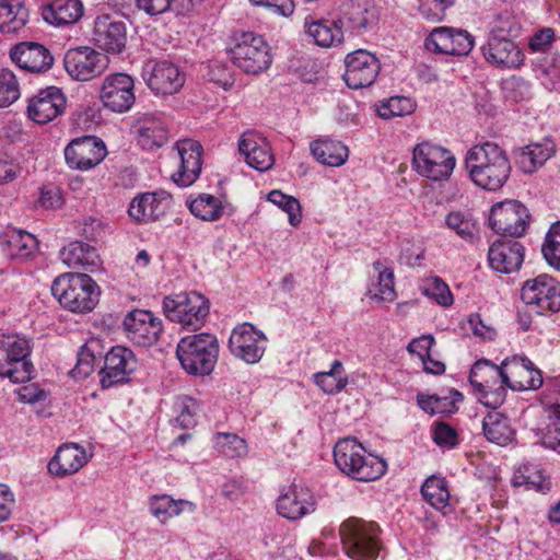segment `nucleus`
Here are the masks:
<instances>
[{"mask_svg": "<svg viewBox=\"0 0 560 560\" xmlns=\"http://www.w3.org/2000/svg\"><path fill=\"white\" fill-rule=\"evenodd\" d=\"M466 167L471 180L490 191L501 189L512 170L506 152L493 142L472 147L466 155Z\"/></svg>", "mask_w": 560, "mask_h": 560, "instance_id": "nucleus-1", "label": "nucleus"}, {"mask_svg": "<svg viewBox=\"0 0 560 560\" xmlns=\"http://www.w3.org/2000/svg\"><path fill=\"white\" fill-rule=\"evenodd\" d=\"M334 460L342 474L364 482L378 479L387 469L385 460L366 454L363 445L354 438H345L336 443Z\"/></svg>", "mask_w": 560, "mask_h": 560, "instance_id": "nucleus-2", "label": "nucleus"}, {"mask_svg": "<svg viewBox=\"0 0 560 560\" xmlns=\"http://www.w3.org/2000/svg\"><path fill=\"white\" fill-rule=\"evenodd\" d=\"M51 293L60 305L72 313H90L98 303L100 288L88 275L66 272L51 284Z\"/></svg>", "mask_w": 560, "mask_h": 560, "instance_id": "nucleus-3", "label": "nucleus"}, {"mask_svg": "<svg viewBox=\"0 0 560 560\" xmlns=\"http://www.w3.org/2000/svg\"><path fill=\"white\" fill-rule=\"evenodd\" d=\"M234 45L229 49L232 63L246 74L257 75L272 63L271 48L267 40L254 32H235Z\"/></svg>", "mask_w": 560, "mask_h": 560, "instance_id": "nucleus-4", "label": "nucleus"}, {"mask_svg": "<svg viewBox=\"0 0 560 560\" xmlns=\"http://www.w3.org/2000/svg\"><path fill=\"white\" fill-rule=\"evenodd\" d=\"M183 369L191 375H209L218 361L219 345L214 336L199 334L180 339L176 349Z\"/></svg>", "mask_w": 560, "mask_h": 560, "instance_id": "nucleus-5", "label": "nucleus"}, {"mask_svg": "<svg viewBox=\"0 0 560 560\" xmlns=\"http://www.w3.org/2000/svg\"><path fill=\"white\" fill-rule=\"evenodd\" d=\"M31 341L19 334L0 335V377L12 383L31 381L34 365L31 361Z\"/></svg>", "mask_w": 560, "mask_h": 560, "instance_id": "nucleus-6", "label": "nucleus"}, {"mask_svg": "<svg viewBox=\"0 0 560 560\" xmlns=\"http://www.w3.org/2000/svg\"><path fill=\"white\" fill-rule=\"evenodd\" d=\"M346 555L354 560H374L381 549L380 527L374 522L350 517L339 530Z\"/></svg>", "mask_w": 560, "mask_h": 560, "instance_id": "nucleus-7", "label": "nucleus"}, {"mask_svg": "<svg viewBox=\"0 0 560 560\" xmlns=\"http://www.w3.org/2000/svg\"><path fill=\"white\" fill-rule=\"evenodd\" d=\"M469 383L482 395L487 406L497 408L505 399V383H509V374L502 364L497 365L481 359L471 366Z\"/></svg>", "mask_w": 560, "mask_h": 560, "instance_id": "nucleus-8", "label": "nucleus"}, {"mask_svg": "<svg viewBox=\"0 0 560 560\" xmlns=\"http://www.w3.org/2000/svg\"><path fill=\"white\" fill-rule=\"evenodd\" d=\"M455 164L456 160L451 151L429 141L417 144L412 151L415 171L431 180L448 179Z\"/></svg>", "mask_w": 560, "mask_h": 560, "instance_id": "nucleus-9", "label": "nucleus"}, {"mask_svg": "<svg viewBox=\"0 0 560 560\" xmlns=\"http://www.w3.org/2000/svg\"><path fill=\"white\" fill-rule=\"evenodd\" d=\"M108 57L90 46L70 48L63 56L68 75L79 82H88L102 75L108 68Z\"/></svg>", "mask_w": 560, "mask_h": 560, "instance_id": "nucleus-10", "label": "nucleus"}, {"mask_svg": "<svg viewBox=\"0 0 560 560\" xmlns=\"http://www.w3.org/2000/svg\"><path fill=\"white\" fill-rule=\"evenodd\" d=\"M98 101L112 113L124 114L130 110L136 102L132 77L124 72L107 74L98 88Z\"/></svg>", "mask_w": 560, "mask_h": 560, "instance_id": "nucleus-11", "label": "nucleus"}, {"mask_svg": "<svg viewBox=\"0 0 560 560\" xmlns=\"http://www.w3.org/2000/svg\"><path fill=\"white\" fill-rule=\"evenodd\" d=\"M524 304L537 308L538 315L545 312H560V282L546 273L527 279L521 288Z\"/></svg>", "mask_w": 560, "mask_h": 560, "instance_id": "nucleus-12", "label": "nucleus"}, {"mask_svg": "<svg viewBox=\"0 0 560 560\" xmlns=\"http://www.w3.org/2000/svg\"><path fill=\"white\" fill-rule=\"evenodd\" d=\"M527 208L516 200H504L492 206L489 215L490 228L499 235L520 237L529 225Z\"/></svg>", "mask_w": 560, "mask_h": 560, "instance_id": "nucleus-13", "label": "nucleus"}, {"mask_svg": "<svg viewBox=\"0 0 560 560\" xmlns=\"http://www.w3.org/2000/svg\"><path fill=\"white\" fill-rule=\"evenodd\" d=\"M138 368V360L133 351L124 346L113 347L104 355V366L100 371L102 388H109L117 384L128 382L129 375Z\"/></svg>", "mask_w": 560, "mask_h": 560, "instance_id": "nucleus-14", "label": "nucleus"}, {"mask_svg": "<svg viewBox=\"0 0 560 560\" xmlns=\"http://www.w3.org/2000/svg\"><path fill=\"white\" fill-rule=\"evenodd\" d=\"M67 97L57 86L39 90L27 101V117L35 124L46 125L59 117L66 109Z\"/></svg>", "mask_w": 560, "mask_h": 560, "instance_id": "nucleus-15", "label": "nucleus"}, {"mask_svg": "<svg viewBox=\"0 0 560 560\" xmlns=\"http://www.w3.org/2000/svg\"><path fill=\"white\" fill-rule=\"evenodd\" d=\"M343 80L350 89L370 86L376 80L381 65L378 59L364 49H358L347 55Z\"/></svg>", "mask_w": 560, "mask_h": 560, "instance_id": "nucleus-16", "label": "nucleus"}, {"mask_svg": "<svg viewBox=\"0 0 560 560\" xmlns=\"http://www.w3.org/2000/svg\"><path fill=\"white\" fill-rule=\"evenodd\" d=\"M142 78L153 93L161 95L177 93L185 82L178 67L166 60L148 61L143 67Z\"/></svg>", "mask_w": 560, "mask_h": 560, "instance_id": "nucleus-17", "label": "nucleus"}, {"mask_svg": "<svg viewBox=\"0 0 560 560\" xmlns=\"http://www.w3.org/2000/svg\"><path fill=\"white\" fill-rule=\"evenodd\" d=\"M104 142L93 136L73 139L65 149V158L71 168L86 171L100 164L106 156Z\"/></svg>", "mask_w": 560, "mask_h": 560, "instance_id": "nucleus-18", "label": "nucleus"}, {"mask_svg": "<svg viewBox=\"0 0 560 560\" xmlns=\"http://www.w3.org/2000/svg\"><path fill=\"white\" fill-rule=\"evenodd\" d=\"M425 47L436 54L466 56L474 47V38L465 30L442 26L430 33Z\"/></svg>", "mask_w": 560, "mask_h": 560, "instance_id": "nucleus-19", "label": "nucleus"}, {"mask_svg": "<svg viewBox=\"0 0 560 560\" xmlns=\"http://www.w3.org/2000/svg\"><path fill=\"white\" fill-rule=\"evenodd\" d=\"M179 158L178 170L172 175V179L180 187L194 184L202 167V145L192 139H182L175 144Z\"/></svg>", "mask_w": 560, "mask_h": 560, "instance_id": "nucleus-20", "label": "nucleus"}, {"mask_svg": "<svg viewBox=\"0 0 560 560\" xmlns=\"http://www.w3.org/2000/svg\"><path fill=\"white\" fill-rule=\"evenodd\" d=\"M315 510L316 500L313 492L302 485H291L277 500V512L290 521H298Z\"/></svg>", "mask_w": 560, "mask_h": 560, "instance_id": "nucleus-21", "label": "nucleus"}, {"mask_svg": "<svg viewBox=\"0 0 560 560\" xmlns=\"http://www.w3.org/2000/svg\"><path fill=\"white\" fill-rule=\"evenodd\" d=\"M502 365L509 374V383H505V386L513 390L538 389L544 383L541 371L535 368L527 357L506 358Z\"/></svg>", "mask_w": 560, "mask_h": 560, "instance_id": "nucleus-22", "label": "nucleus"}, {"mask_svg": "<svg viewBox=\"0 0 560 560\" xmlns=\"http://www.w3.org/2000/svg\"><path fill=\"white\" fill-rule=\"evenodd\" d=\"M11 60L21 69L33 73L48 71L54 65V57L42 44L35 42H22L10 50Z\"/></svg>", "mask_w": 560, "mask_h": 560, "instance_id": "nucleus-23", "label": "nucleus"}, {"mask_svg": "<svg viewBox=\"0 0 560 560\" xmlns=\"http://www.w3.org/2000/svg\"><path fill=\"white\" fill-rule=\"evenodd\" d=\"M93 39L106 52L120 54L127 43L126 25L109 15L97 16L94 22Z\"/></svg>", "mask_w": 560, "mask_h": 560, "instance_id": "nucleus-24", "label": "nucleus"}, {"mask_svg": "<svg viewBox=\"0 0 560 560\" xmlns=\"http://www.w3.org/2000/svg\"><path fill=\"white\" fill-rule=\"evenodd\" d=\"M238 151L246 163L259 172L268 171L275 163L269 142L255 131H247L242 135L238 141Z\"/></svg>", "mask_w": 560, "mask_h": 560, "instance_id": "nucleus-25", "label": "nucleus"}, {"mask_svg": "<svg viewBox=\"0 0 560 560\" xmlns=\"http://www.w3.org/2000/svg\"><path fill=\"white\" fill-rule=\"evenodd\" d=\"M524 246L513 240L497 241L488 250V260L492 269L511 273L521 268L524 261Z\"/></svg>", "mask_w": 560, "mask_h": 560, "instance_id": "nucleus-26", "label": "nucleus"}, {"mask_svg": "<svg viewBox=\"0 0 560 560\" xmlns=\"http://www.w3.org/2000/svg\"><path fill=\"white\" fill-rule=\"evenodd\" d=\"M171 206V197L162 192H144L136 197L128 209L130 218L139 223L159 220Z\"/></svg>", "mask_w": 560, "mask_h": 560, "instance_id": "nucleus-27", "label": "nucleus"}, {"mask_svg": "<svg viewBox=\"0 0 560 560\" xmlns=\"http://www.w3.org/2000/svg\"><path fill=\"white\" fill-rule=\"evenodd\" d=\"M487 61L505 68H517L524 61V54L509 37H489L482 46Z\"/></svg>", "mask_w": 560, "mask_h": 560, "instance_id": "nucleus-28", "label": "nucleus"}, {"mask_svg": "<svg viewBox=\"0 0 560 560\" xmlns=\"http://www.w3.org/2000/svg\"><path fill=\"white\" fill-rule=\"evenodd\" d=\"M122 327L128 339L140 347L153 346L163 331L160 317H124Z\"/></svg>", "mask_w": 560, "mask_h": 560, "instance_id": "nucleus-29", "label": "nucleus"}, {"mask_svg": "<svg viewBox=\"0 0 560 560\" xmlns=\"http://www.w3.org/2000/svg\"><path fill=\"white\" fill-rule=\"evenodd\" d=\"M89 462L85 450L75 444H63L48 463V471L57 477L78 472Z\"/></svg>", "mask_w": 560, "mask_h": 560, "instance_id": "nucleus-30", "label": "nucleus"}, {"mask_svg": "<svg viewBox=\"0 0 560 560\" xmlns=\"http://www.w3.org/2000/svg\"><path fill=\"white\" fill-rule=\"evenodd\" d=\"M210 311L209 300L199 292H180L165 296L163 300L164 313H177V315H208Z\"/></svg>", "mask_w": 560, "mask_h": 560, "instance_id": "nucleus-31", "label": "nucleus"}, {"mask_svg": "<svg viewBox=\"0 0 560 560\" xmlns=\"http://www.w3.org/2000/svg\"><path fill=\"white\" fill-rule=\"evenodd\" d=\"M135 129L137 132L138 143L145 150L160 148L166 143L168 131L164 122L153 116L143 115L136 121Z\"/></svg>", "mask_w": 560, "mask_h": 560, "instance_id": "nucleus-32", "label": "nucleus"}, {"mask_svg": "<svg viewBox=\"0 0 560 560\" xmlns=\"http://www.w3.org/2000/svg\"><path fill=\"white\" fill-rule=\"evenodd\" d=\"M63 264L72 269H83L93 272L101 264L100 255L95 247L81 241L71 242L60 252Z\"/></svg>", "mask_w": 560, "mask_h": 560, "instance_id": "nucleus-33", "label": "nucleus"}, {"mask_svg": "<svg viewBox=\"0 0 560 560\" xmlns=\"http://www.w3.org/2000/svg\"><path fill=\"white\" fill-rule=\"evenodd\" d=\"M513 154L517 166L524 173L532 174L555 154V144L546 140L515 149Z\"/></svg>", "mask_w": 560, "mask_h": 560, "instance_id": "nucleus-34", "label": "nucleus"}, {"mask_svg": "<svg viewBox=\"0 0 560 560\" xmlns=\"http://www.w3.org/2000/svg\"><path fill=\"white\" fill-rule=\"evenodd\" d=\"M342 20H317L310 21L305 19V28L310 37L313 38L317 46L330 48L338 46L343 40Z\"/></svg>", "mask_w": 560, "mask_h": 560, "instance_id": "nucleus-35", "label": "nucleus"}, {"mask_svg": "<svg viewBox=\"0 0 560 560\" xmlns=\"http://www.w3.org/2000/svg\"><path fill=\"white\" fill-rule=\"evenodd\" d=\"M43 19L56 26L77 23L83 15L80 0H51L42 11Z\"/></svg>", "mask_w": 560, "mask_h": 560, "instance_id": "nucleus-36", "label": "nucleus"}, {"mask_svg": "<svg viewBox=\"0 0 560 560\" xmlns=\"http://www.w3.org/2000/svg\"><path fill=\"white\" fill-rule=\"evenodd\" d=\"M30 11L25 0H0V33L18 34L28 23Z\"/></svg>", "mask_w": 560, "mask_h": 560, "instance_id": "nucleus-37", "label": "nucleus"}, {"mask_svg": "<svg viewBox=\"0 0 560 560\" xmlns=\"http://www.w3.org/2000/svg\"><path fill=\"white\" fill-rule=\"evenodd\" d=\"M482 430L486 439L500 446H506L515 438L509 418L498 411L488 412L482 420Z\"/></svg>", "mask_w": 560, "mask_h": 560, "instance_id": "nucleus-38", "label": "nucleus"}, {"mask_svg": "<svg viewBox=\"0 0 560 560\" xmlns=\"http://www.w3.org/2000/svg\"><path fill=\"white\" fill-rule=\"evenodd\" d=\"M310 147L313 156L324 165L341 166L349 156L348 147L338 140L317 139Z\"/></svg>", "mask_w": 560, "mask_h": 560, "instance_id": "nucleus-39", "label": "nucleus"}, {"mask_svg": "<svg viewBox=\"0 0 560 560\" xmlns=\"http://www.w3.org/2000/svg\"><path fill=\"white\" fill-rule=\"evenodd\" d=\"M104 348L100 339L91 338L77 353V363L71 370L75 377H88L95 370L96 362L103 358Z\"/></svg>", "mask_w": 560, "mask_h": 560, "instance_id": "nucleus-40", "label": "nucleus"}, {"mask_svg": "<svg viewBox=\"0 0 560 560\" xmlns=\"http://www.w3.org/2000/svg\"><path fill=\"white\" fill-rule=\"evenodd\" d=\"M373 268L377 272V283L369 288V296L381 302H392L396 296L394 269L381 260L374 261Z\"/></svg>", "mask_w": 560, "mask_h": 560, "instance_id": "nucleus-41", "label": "nucleus"}, {"mask_svg": "<svg viewBox=\"0 0 560 560\" xmlns=\"http://www.w3.org/2000/svg\"><path fill=\"white\" fill-rule=\"evenodd\" d=\"M421 494L433 509L446 514L450 511V491L442 477L430 476L421 487Z\"/></svg>", "mask_w": 560, "mask_h": 560, "instance_id": "nucleus-42", "label": "nucleus"}, {"mask_svg": "<svg viewBox=\"0 0 560 560\" xmlns=\"http://www.w3.org/2000/svg\"><path fill=\"white\" fill-rule=\"evenodd\" d=\"M185 506L191 511L195 510L194 503L186 500H174L167 494L153 495L150 499V511L162 523L179 515Z\"/></svg>", "mask_w": 560, "mask_h": 560, "instance_id": "nucleus-43", "label": "nucleus"}, {"mask_svg": "<svg viewBox=\"0 0 560 560\" xmlns=\"http://www.w3.org/2000/svg\"><path fill=\"white\" fill-rule=\"evenodd\" d=\"M189 210L203 221H217L224 212L221 200L209 194H201L189 202Z\"/></svg>", "mask_w": 560, "mask_h": 560, "instance_id": "nucleus-44", "label": "nucleus"}, {"mask_svg": "<svg viewBox=\"0 0 560 560\" xmlns=\"http://www.w3.org/2000/svg\"><path fill=\"white\" fill-rule=\"evenodd\" d=\"M267 341L262 331H259L250 323H245L244 336V360L248 364H255L260 361L265 353V343Z\"/></svg>", "mask_w": 560, "mask_h": 560, "instance_id": "nucleus-45", "label": "nucleus"}, {"mask_svg": "<svg viewBox=\"0 0 560 560\" xmlns=\"http://www.w3.org/2000/svg\"><path fill=\"white\" fill-rule=\"evenodd\" d=\"M37 248V240L24 231L12 232L5 243V250L13 259H25Z\"/></svg>", "mask_w": 560, "mask_h": 560, "instance_id": "nucleus-46", "label": "nucleus"}, {"mask_svg": "<svg viewBox=\"0 0 560 560\" xmlns=\"http://www.w3.org/2000/svg\"><path fill=\"white\" fill-rule=\"evenodd\" d=\"M419 290L423 295L443 307H448L454 302L448 285L440 277L431 276L421 279Z\"/></svg>", "mask_w": 560, "mask_h": 560, "instance_id": "nucleus-47", "label": "nucleus"}, {"mask_svg": "<svg viewBox=\"0 0 560 560\" xmlns=\"http://www.w3.org/2000/svg\"><path fill=\"white\" fill-rule=\"evenodd\" d=\"M198 404L187 395L177 396L174 401V410L177 413L175 418L176 424L182 429H191L197 424Z\"/></svg>", "mask_w": 560, "mask_h": 560, "instance_id": "nucleus-48", "label": "nucleus"}, {"mask_svg": "<svg viewBox=\"0 0 560 560\" xmlns=\"http://www.w3.org/2000/svg\"><path fill=\"white\" fill-rule=\"evenodd\" d=\"M415 109L416 104L409 97L394 96L378 105L377 114L384 119H392L410 115Z\"/></svg>", "mask_w": 560, "mask_h": 560, "instance_id": "nucleus-49", "label": "nucleus"}, {"mask_svg": "<svg viewBox=\"0 0 560 560\" xmlns=\"http://www.w3.org/2000/svg\"><path fill=\"white\" fill-rule=\"evenodd\" d=\"M267 199L288 213L289 223L292 226H296L301 223L302 209L296 198L285 195L280 190H272L268 194Z\"/></svg>", "mask_w": 560, "mask_h": 560, "instance_id": "nucleus-50", "label": "nucleus"}, {"mask_svg": "<svg viewBox=\"0 0 560 560\" xmlns=\"http://www.w3.org/2000/svg\"><path fill=\"white\" fill-rule=\"evenodd\" d=\"M541 253L549 266L560 270V221L550 226L541 246Z\"/></svg>", "mask_w": 560, "mask_h": 560, "instance_id": "nucleus-51", "label": "nucleus"}, {"mask_svg": "<svg viewBox=\"0 0 560 560\" xmlns=\"http://www.w3.org/2000/svg\"><path fill=\"white\" fill-rule=\"evenodd\" d=\"M445 223L448 229L468 242H472L478 232L474 220L469 217H466L460 211L450 212L446 215Z\"/></svg>", "mask_w": 560, "mask_h": 560, "instance_id": "nucleus-52", "label": "nucleus"}, {"mask_svg": "<svg viewBox=\"0 0 560 560\" xmlns=\"http://www.w3.org/2000/svg\"><path fill=\"white\" fill-rule=\"evenodd\" d=\"M20 97V85L15 74L9 69H0V108H5Z\"/></svg>", "mask_w": 560, "mask_h": 560, "instance_id": "nucleus-53", "label": "nucleus"}, {"mask_svg": "<svg viewBox=\"0 0 560 560\" xmlns=\"http://www.w3.org/2000/svg\"><path fill=\"white\" fill-rule=\"evenodd\" d=\"M455 3V0H419V12L423 19L430 22H440L446 15V10Z\"/></svg>", "mask_w": 560, "mask_h": 560, "instance_id": "nucleus-54", "label": "nucleus"}, {"mask_svg": "<svg viewBox=\"0 0 560 560\" xmlns=\"http://www.w3.org/2000/svg\"><path fill=\"white\" fill-rule=\"evenodd\" d=\"M432 440L438 446L446 448H454L459 444L457 430L444 421L434 422Z\"/></svg>", "mask_w": 560, "mask_h": 560, "instance_id": "nucleus-55", "label": "nucleus"}, {"mask_svg": "<svg viewBox=\"0 0 560 560\" xmlns=\"http://www.w3.org/2000/svg\"><path fill=\"white\" fill-rule=\"evenodd\" d=\"M217 444L221 453L226 457H241L247 452L245 440L235 434L220 433L217 438Z\"/></svg>", "mask_w": 560, "mask_h": 560, "instance_id": "nucleus-56", "label": "nucleus"}, {"mask_svg": "<svg viewBox=\"0 0 560 560\" xmlns=\"http://www.w3.org/2000/svg\"><path fill=\"white\" fill-rule=\"evenodd\" d=\"M316 385L326 394L341 392L348 384V377L332 372H318L314 375Z\"/></svg>", "mask_w": 560, "mask_h": 560, "instance_id": "nucleus-57", "label": "nucleus"}, {"mask_svg": "<svg viewBox=\"0 0 560 560\" xmlns=\"http://www.w3.org/2000/svg\"><path fill=\"white\" fill-rule=\"evenodd\" d=\"M352 32L361 34L370 24L369 11L360 4H350L343 18Z\"/></svg>", "mask_w": 560, "mask_h": 560, "instance_id": "nucleus-58", "label": "nucleus"}, {"mask_svg": "<svg viewBox=\"0 0 560 560\" xmlns=\"http://www.w3.org/2000/svg\"><path fill=\"white\" fill-rule=\"evenodd\" d=\"M551 408L555 418L548 424L542 442L546 447L560 453V404H555Z\"/></svg>", "mask_w": 560, "mask_h": 560, "instance_id": "nucleus-59", "label": "nucleus"}, {"mask_svg": "<svg viewBox=\"0 0 560 560\" xmlns=\"http://www.w3.org/2000/svg\"><path fill=\"white\" fill-rule=\"evenodd\" d=\"M462 327L466 330L470 329L475 336L483 340H492L497 335L495 328L482 317H466Z\"/></svg>", "mask_w": 560, "mask_h": 560, "instance_id": "nucleus-60", "label": "nucleus"}, {"mask_svg": "<svg viewBox=\"0 0 560 560\" xmlns=\"http://www.w3.org/2000/svg\"><path fill=\"white\" fill-rule=\"evenodd\" d=\"M464 396L457 389H451L448 396H439L436 395V406L435 411L436 415L451 416L458 410L457 404L462 402Z\"/></svg>", "mask_w": 560, "mask_h": 560, "instance_id": "nucleus-61", "label": "nucleus"}, {"mask_svg": "<svg viewBox=\"0 0 560 560\" xmlns=\"http://www.w3.org/2000/svg\"><path fill=\"white\" fill-rule=\"evenodd\" d=\"M250 2L257 7H265L284 18L291 16L295 10L293 0H250Z\"/></svg>", "mask_w": 560, "mask_h": 560, "instance_id": "nucleus-62", "label": "nucleus"}, {"mask_svg": "<svg viewBox=\"0 0 560 560\" xmlns=\"http://www.w3.org/2000/svg\"><path fill=\"white\" fill-rule=\"evenodd\" d=\"M106 223L101 219L90 217L81 223V234L89 241H98L105 234Z\"/></svg>", "mask_w": 560, "mask_h": 560, "instance_id": "nucleus-63", "label": "nucleus"}, {"mask_svg": "<svg viewBox=\"0 0 560 560\" xmlns=\"http://www.w3.org/2000/svg\"><path fill=\"white\" fill-rule=\"evenodd\" d=\"M516 22L510 15H498L489 37H509L516 30Z\"/></svg>", "mask_w": 560, "mask_h": 560, "instance_id": "nucleus-64", "label": "nucleus"}]
</instances>
